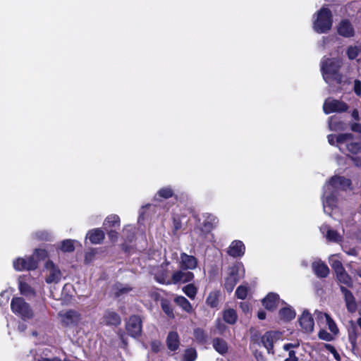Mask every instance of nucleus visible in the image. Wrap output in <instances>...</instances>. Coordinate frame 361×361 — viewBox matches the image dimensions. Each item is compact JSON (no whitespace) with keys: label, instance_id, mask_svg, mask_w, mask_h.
I'll return each mask as SVG.
<instances>
[{"label":"nucleus","instance_id":"1","mask_svg":"<svg viewBox=\"0 0 361 361\" xmlns=\"http://www.w3.org/2000/svg\"><path fill=\"white\" fill-rule=\"evenodd\" d=\"M343 64L340 59H330L324 57L321 61V71L324 80L329 84L340 83L342 75L339 69Z\"/></svg>","mask_w":361,"mask_h":361},{"label":"nucleus","instance_id":"2","mask_svg":"<svg viewBox=\"0 0 361 361\" xmlns=\"http://www.w3.org/2000/svg\"><path fill=\"white\" fill-rule=\"evenodd\" d=\"M245 275V269L242 263H236L228 269L224 279V287L228 293L233 291L238 281Z\"/></svg>","mask_w":361,"mask_h":361},{"label":"nucleus","instance_id":"3","mask_svg":"<svg viewBox=\"0 0 361 361\" xmlns=\"http://www.w3.org/2000/svg\"><path fill=\"white\" fill-rule=\"evenodd\" d=\"M331 25L332 16L330 10L325 7L322 8L314 20V30L318 33H324L331 29Z\"/></svg>","mask_w":361,"mask_h":361},{"label":"nucleus","instance_id":"4","mask_svg":"<svg viewBox=\"0 0 361 361\" xmlns=\"http://www.w3.org/2000/svg\"><path fill=\"white\" fill-rule=\"evenodd\" d=\"M337 146L341 151H348L353 154H357L361 151V145L354 141L351 133L340 134L336 137Z\"/></svg>","mask_w":361,"mask_h":361},{"label":"nucleus","instance_id":"5","mask_svg":"<svg viewBox=\"0 0 361 361\" xmlns=\"http://www.w3.org/2000/svg\"><path fill=\"white\" fill-rule=\"evenodd\" d=\"M11 307L13 312L23 319H31L33 317L30 305L21 298H13Z\"/></svg>","mask_w":361,"mask_h":361},{"label":"nucleus","instance_id":"6","mask_svg":"<svg viewBox=\"0 0 361 361\" xmlns=\"http://www.w3.org/2000/svg\"><path fill=\"white\" fill-rule=\"evenodd\" d=\"M350 180L342 176H334L324 186L325 194L331 192L335 194L340 189H346L350 185Z\"/></svg>","mask_w":361,"mask_h":361},{"label":"nucleus","instance_id":"7","mask_svg":"<svg viewBox=\"0 0 361 361\" xmlns=\"http://www.w3.org/2000/svg\"><path fill=\"white\" fill-rule=\"evenodd\" d=\"M348 109V106L345 102L333 98L326 99L323 105V110L326 114L344 112Z\"/></svg>","mask_w":361,"mask_h":361},{"label":"nucleus","instance_id":"8","mask_svg":"<svg viewBox=\"0 0 361 361\" xmlns=\"http://www.w3.org/2000/svg\"><path fill=\"white\" fill-rule=\"evenodd\" d=\"M13 265L16 271L34 270L37 267V260L31 255L25 258L18 257L16 259Z\"/></svg>","mask_w":361,"mask_h":361},{"label":"nucleus","instance_id":"9","mask_svg":"<svg viewBox=\"0 0 361 361\" xmlns=\"http://www.w3.org/2000/svg\"><path fill=\"white\" fill-rule=\"evenodd\" d=\"M314 314L317 319V322L321 326H327L329 330L332 334L337 335L338 333V329L335 322L331 317L326 313H324L320 311H315Z\"/></svg>","mask_w":361,"mask_h":361},{"label":"nucleus","instance_id":"10","mask_svg":"<svg viewBox=\"0 0 361 361\" xmlns=\"http://www.w3.org/2000/svg\"><path fill=\"white\" fill-rule=\"evenodd\" d=\"M45 281L47 283H56L61 279L60 269L51 261H48L45 264Z\"/></svg>","mask_w":361,"mask_h":361},{"label":"nucleus","instance_id":"11","mask_svg":"<svg viewBox=\"0 0 361 361\" xmlns=\"http://www.w3.org/2000/svg\"><path fill=\"white\" fill-rule=\"evenodd\" d=\"M61 323L64 326L76 325L81 319L80 314L75 310L61 311L59 313Z\"/></svg>","mask_w":361,"mask_h":361},{"label":"nucleus","instance_id":"12","mask_svg":"<svg viewBox=\"0 0 361 361\" xmlns=\"http://www.w3.org/2000/svg\"><path fill=\"white\" fill-rule=\"evenodd\" d=\"M127 332L134 338L138 337L142 333V321L137 316H132L126 323Z\"/></svg>","mask_w":361,"mask_h":361},{"label":"nucleus","instance_id":"13","mask_svg":"<svg viewBox=\"0 0 361 361\" xmlns=\"http://www.w3.org/2000/svg\"><path fill=\"white\" fill-rule=\"evenodd\" d=\"M320 231L326 240L336 243H341L343 242V235L332 229L329 225L323 224L320 227Z\"/></svg>","mask_w":361,"mask_h":361},{"label":"nucleus","instance_id":"14","mask_svg":"<svg viewBox=\"0 0 361 361\" xmlns=\"http://www.w3.org/2000/svg\"><path fill=\"white\" fill-rule=\"evenodd\" d=\"M193 279V273L180 269L172 274L171 284L185 283L190 282Z\"/></svg>","mask_w":361,"mask_h":361},{"label":"nucleus","instance_id":"15","mask_svg":"<svg viewBox=\"0 0 361 361\" xmlns=\"http://www.w3.org/2000/svg\"><path fill=\"white\" fill-rule=\"evenodd\" d=\"M282 334L279 331H269L262 338V342L269 353H274V343L281 339Z\"/></svg>","mask_w":361,"mask_h":361},{"label":"nucleus","instance_id":"16","mask_svg":"<svg viewBox=\"0 0 361 361\" xmlns=\"http://www.w3.org/2000/svg\"><path fill=\"white\" fill-rule=\"evenodd\" d=\"M180 269L184 270H193L197 266V259L192 255L182 252L178 261Z\"/></svg>","mask_w":361,"mask_h":361},{"label":"nucleus","instance_id":"17","mask_svg":"<svg viewBox=\"0 0 361 361\" xmlns=\"http://www.w3.org/2000/svg\"><path fill=\"white\" fill-rule=\"evenodd\" d=\"M299 323L302 329L306 333H310L314 330V320L310 312L304 311L299 319Z\"/></svg>","mask_w":361,"mask_h":361},{"label":"nucleus","instance_id":"18","mask_svg":"<svg viewBox=\"0 0 361 361\" xmlns=\"http://www.w3.org/2000/svg\"><path fill=\"white\" fill-rule=\"evenodd\" d=\"M322 201L324 212L326 214H330L334 208L336 207L337 200L335 194H333L331 192H328L327 194H325V191H324Z\"/></svg>","mask_w":361,"mask_h":361},{"label":"nucleus","instance_id":"19","mask_svg":"<svg viewBox=\"0 0 361 361\" xmlns=\"http://www.w3.org/2000/svg\"><path fill=\"white\" fill-rule=\"evenodd\" d=\"M29 277L24 276H20L18 279V288L20 293L26 297H32L35 295V290L30 286L27 282Z\"/></svg>","mask_w":361,"mask_h":361},{"label":"nucleus","instance_id":"20","mask_svg":"<svg viewBox=\"0 0 361 361\" xmlns=\"http://www.w3.org/2000/svg\"><path fill=\"white\" fill-rule=\"evenodd\" d=\"M245 245L240 240H234L228 247V253L233 257H241L245 252Z\"/></svg>","mask_w":361,"mask_h":361},{"label":"nucleus","instance_id":"21","mask_svg":"<svg viewBox=\"0 0 361 361\" xmlns=\"http://www.w3.org/2000/svg\"><path fill=\"white\" fill-rule=\"evenodd\" d=\"M341 290L344 295L348 310L351 312H355L357 306L353 294L343 286H341Z\"/></svg>","mask_w":361,"mask_h":361},{"label":"nucleus","instance_id":"22","mask_svg":"<svg viewBox=\"0 0 361 361\" xmlns=\"http://www.w3.org/2000/svg\"><path fill=\"white\" fill-rule=\"evenodd\" d=\"M338 32L343 37H348L353 35L354 30L348 20H343L338 27Z\"/></svg>","mask_w":361,"mask_h":361},{"label":"nucleus","instance_id":"23","mask_svg":"<svg viewBox=\"0 0 361 361\" xmlns=\"http://www.w3.org/2000/svg\"><path fill=\"white\" fill-rule=\"evenodd\" d=\"M103 323L107 325H118L121 323V318L118 314L114 312L107 311L103 317Z\"/></svg>","mask_w":361,"mask_h":361},{"label":"nucleus","instance_id":"24","mask_svg":"<svg viewBox=\"0 0 361 361\" xmlns=\"http://www.w3.org/2000/svg\"><path fill=\"white\" fill-rule=\"evenodd\" d=\"M87 236L92 243L99 244L104 240V233L100 228H95L90 231Z\"/></svg>","mask_w":361,"mask_h":361},{"label":"nucleus","instance_id":"25","mask_svg":"<svg viewBox=\"0 0 361 361\" xmlns=\"http://www.w3.org/2000/svg\"><path fill=\"white\" fill-rule=\"evenodd\" d=\"M312 268L317 276L324 278L329 274V267L322 262H316L312 264Z\"/></svg>","mask_w":361,"mask_h":361},{"label":"nucleus","instance_id":"26","mask_svg":"<svg viewBox=\"0 0 361 361\" xmlns=\"http://www.w3.org/2000/svg\"><path fill=\"white\" fill-rule=\"evenodd\" d=\"M218 224L217 218L211 214H206L203 221V230L209 232L213 229Z\"/></svg>","mask_w":361,"mask_h":361},{"label":"nucleus","instance_id":"27","mask_svg":"<svg viewBox=\"0 0 361 361\" xmlns=\"http://www.w3.org/2000/svg\"><path fill=\"white\" fill-rule=\"evenodd\" d=\"M278 300V295L269 293L264 299H263L262 303L266 309L271 310L276 307Z\"/></svg>","mask_w":361,"mask_h":361},{"label":"nucleus","instance_id":"28","mask_svg":"<svg viewBox=\"0 0 361 361\" xmlns=\"http://www.w3.org/2000/svg\"><path fill=\"white\" fill-rule=\"evenodd\" d=\"M167 346L171 350H176L179 346V337L176 332H170L166 339Z\"/></svg>","mask_w":361,"mask_h":361},{"label":"nucleus","instance_id":"29","mask_svg":"<svg viewBox=\"0 0 361 361\" xmlns=\"http://www.w3.org/2000/svg\"><path fill=\"white\" fill-rule=\"evenodd\" d=\"M214 348L220 354L224 355L228 351V345L222 338H216L212 341Z\"/></svg>","mask_w":361,"mask_h":361},{"label":"nucleus","instance_id":"30","mask_svg":"<svg viewBox=\"0 0 361 361\" xmlns=\"http://www.w3.org/2000/svg\"><path fill=\"white\" fill-rule=\"evenodd\" d=\"M174 302L186 312L190 313L192 312L190 302L185 297L177 296L175 298Z\"/></svg>","mask_w":361,"mask_h":361},{"label":"nucleus","instance_id":"31","mask_svg":"<svg viewBox=\"0 0 361 361\" xmlns=\"http://www.w3.org/2000/svg\"><path fill=\"white\" fill-rule=\"evenodd\" d=\"M154 278L156 281L160 283L170 285L171 281V277L169 278L165 270L163 269L157 271L154 273Z\"/></svg>","mask_w":361,"mask_h":361},{"label":"nucleus","instance_id":"32","mask_svg":"<svg viewBox=\"0 0 361 361\" xmlns=\"http://www.w3.org/2000/svg\"><path fill=\"white\" fill-rule=\"evenodd\" d=\"M338 256V255H331L329 257V263L336 274L345 269L340 259L337 258Z\"/></svg>","mask_w":361,"mask_h":361},{"label":"nucleus","instance_id":"33","mask_svg":"<svg viewBox=\"0 0 361 361\" xmlns=\"http://www.w3.org/2000/svg\"><path fill=\"white\" fill-rule=\"evenodd\" d=\"M224 320L229 324H234L238 319L237 313L233 309H227L223 312Z\"/></svg>","mask_w":361,"mask_h":361},{"label":"nucleus","instance_id":"34","mask_svg":"<svg viewBox=\"0 0 361 361\" xmlns=\"http://www.w3.org/2000/svg\"><path fill=\"white\" fill-rule=\"evenodd\" d=\"M299 346L298 343H287L283 345V349L288 351V357L284 361H298V358L295 355V352L291 348Z\"/></svg>","mask_w":361,"mask_h":361},{"label":"nucleus","instance_id":"35","mask_svg":"<svg viewBox=\"0 0 361 361\" xmlns=\"http://www.w3.org/2000/svg\"><path fill=\"white\" fill-rule=\"evenodd\" d=\"M279 317L284 321H290L295 318V312L290 307H284L280 310Z\"/></svg>","mask_w":361,"mask_h":361},{"label":"nucleus","instance_id":"36","mask_svg":"<svg viewBox=\"0 0 361 361\" xmlns=\"http://www.w3.org/2000/svg\"><path fill=\"white\" fill-rule=\"evenodd\" d=\"M336 278L338 281L344 285L348 286H350L353 284V281L351 277L348 275V274L345 271V270H342L336 274Z\"/></svg>","mask_w":361,"mask_h":361},{"label":"nucleus","instance_id":"37","mask_svg":"<svg viewBox=\"0 0 361 361\" xmlns=\"http://www.w3.org/2000/svg\"><path fill=\"white\" fill-rule=\"evenodd\" d=\"M183 292L190 299H195L197 293V288L195 286L194 284L190 283L188 285L185 286L183 288Z\"/></svg>","mask_w":361,"mask_h":361},{"label":"nucleus","instance_id":"38","mask_svg":"<svg viewBox=\"0 0 361 361\" xmlns=\"http://www.w3.org/2000/svg\"><path fill=\"white\" fill-rule=\"evenodd\" d=\"M75 242V240H70V239L63 240L60 245L61 250H62L63 252H73L75 249V246H74Z\"/></svg>","mask_w":361,"mask_h":361},{"label":"nucleus","instance_id":"39","mask_svg":"<svg viewBox=\"0 0 361 361\" xmlns=\"http://www.w3.org/2000/svg\"><path fill=\"white\" fill-rule=\"evenodd\" d=\"M120 219L117 215H110L104 221V226L106 227H115L119 226Z\"/></svg>","mask_w":361,"mask_h":361},{"label":"nucleus","instance_id":"40","mask_svg":"<svg viewBox=\"0 0 361 361\" xmlns=\"http://www.w3.org/2000/svg\"><path fill=\"white\" fill-rule=\"evenodd\" d=\"M218 292H211L207 298L206 302L211 307H216L218 305Z\"/></svg>","mask_w":361,"mask_h":361},{"label":"nucleus","instance_id":"41","mask_svg":"<svg viewBox=\"0 0 361 361\" xmlns=\"http://www.w3.org/2000/svg\"><path fill=\"white\" fill-rule=\"evenodd\" d=\"M197 358V352L193 348H189L185 350L183 355V361H195Z\"/></svg>","mask_w":361,"mask_h":361},{"label":"nucleus","instance_id":"42","mask_svg":"<svg viewBox=\"0 0 361 361\" xmlns=\"http://www.w3.org/2000/svg\"><path fill=\"white\" fill-rule=\"evenodd\" d=\"M360 49L357 46H350L347 48L346 54L350 60L355 59L359 54Z\"/></svg>","mask_w":361,"mask_h":361},{"label":"nucleus","instance_id":"43","mask_svg":"<svg viewBox=\"0 0 361 361\" xmlns=\"http://www.w3.org/2000/svg\"><path fill=\"white\" fill-rule=\"evenodd\" d=\"M132 288L129 286H123L121 284L116 285L114 288V294L116 296H120L123 294L130 292Z\"/></svg>","mask_w":361,"mask_h":361},{"label":"nucleus","instance_id":"44","mask_svg":"<svg viewBox=\"0 0 361 361\" xmlns=\"http://www.w3.org/2000/svg\"><path fill=\"white\" fill-rule=\"evenodd\" d=\"M247 293L248 288L245 285H241L236 289L235 295L238 298L243 300L247 297Z\"/></svg>","mask_w":361,"mask_h":361},{"label":"nucleus","instance_id":"45","mask_svg":"<svg viewBox=\"0 0 361 361\" xmlns=\"http://www.w3.org/2000/svg\"><path fill=\"white\" fill-rule=\"evenodd\" d=\"M31 256L34 257V259L37 260L38 263L40 260H42L47 257V252L43 249H36Z\"/></svg>","mask_w":361,"mask_h":361},{"label":"nucleus","instance_id":"46","mask_svg":"<svg viewBox=\"0 0 361 361\" xmlns=\"http://www.w3.org/2000/svg\"><path fill=\"white\" fill-rule=\"evenodd\" d=\"M336 335L332 334V333L330 331V333L327 332L325 329H321L319 331L318 336L320 339L326 341H331L334 338V336Z\"/></svg>","mask_w":361,"mask_h":361},{"label":"nucleus","instance_id":"47","mask_svg":"<svg viewBox=\"0 0 361 361\" xmlns=\"http://www.w3.org/2000/svg\"><path fill=\"white\" fill-rule=\"evenodd\" d=\"M173 194V190L169 187L163 188L160 189L157 192V195L159 197H161L165 199H168V198L172 197Z\"/></svg>","mask_w":361,"mask_h":361},{"label":"nucleus","instance_id":"48","mask_svg":"<svg viewBox=\"0 0 361 361\" xmlns=\"http://www.w3.org/2000/svg\"><path fill=\"white\" fill-rule=\"evenodd\" d=\"M325 348L331 353H332V355H334V358L338 360V361H340L341 360V357L339 355V354L338 353V352L336 351V350L335 349V348L334 346H332L330 344H326L325 345Z\"/></svg>","mask_w":361,"mask_h":361},{"label":"nucleus","instance_id":"49","mask_svg":"<svg viewBox=\"0 0 361 361\" xmlns=\"http://www.w3.org/2000/svg\"><path fill=\"white\" fill-rule=\"evenodd\" d=\"M162 309L164 312L169 316V317H173V310L171 308L170 305L166 302H163L161 304Z\"/></svg>","mask_w":361,"mask_h":361},{"label":"nucleus","instance_id":"50","mask_svg":"<svg viewBox=\"0 0 361 361\" xmlns=\"http://www.w3.org/2000/svg\"><path fill=\"white\" fill-rule=\"evenodd\" d=\"M95 255L94 250H92L85 253V260L87 263H90L94 258Z\"/></svg>","mask_w":361,"mask_h":361},{"label":"nucleus","instance_id":"51","mask_svg":"<svg viewBox=\"0 0 361 361\" xmlns=\"http://www.w3.org/2000/svg\"><path fill=\"white\" fill-rule=\"evenodd\" d=\"M354 91L357 96L361 95V82L358 80L354 82Z\"/></svg>","mask_w":361,"mask_h":361},{"label":"nucleus","instance_id":"52","mask_svg":"<svg viewBox=\"0 0 361 361\" xmlns=\"http://www.w3.org/2000/svg\"><path fill=\"white\" fill-rule=\"evenodd\" d=\"M161 346V345L159 341H155L152 342V343H151V348L154 352H158L160 350Z\"/></svg>","mask_w":361,"mask_h":361},{"label":"nucleus","instance_id":"53","mask_svg":"<svg viewBox=\"0 0 361 361\" xmlns=\"http://www.w3.org/2000/svg\"><path fill=\"white\" fill-rule=\"evenodd\" d=\"M195 336L196 337L197 339L200 340V341H202L204 339V333H203V331L201 330L200 329H197L195 330Z\"/></svg>","mask_w":361,"mask_h":361},{"label":"nucleus","instance_id":"54","mask_svg":"<svg viewBox=\"0 0 361 361\" xmlns=\"http://www.w3.org/2000/svg\"><path fill=\"white\" fill-rule=\"evenodd\" d=\"M351 160L356 166L361 168V157H352Z\"/></svg>","mask_w":361,"mask_h":361},{"label":"nucleus","instance_id":"55","mask_svg":"<svg viewBox=\"0 0 361 361\" xmlns=\"http://www.w3.org/2000/svg\"><path fill=\"white\" fill-rule=\"evenodd\" d=\"M216 328L218 329L219 333L222 334L226 330V326L222 324L221 321L219 320L217 321Z\"/></svg>","mask_w":361,"mask_h":361},{"label":"nucleus","instance_id":"56","mask_svg":"<svg viewBox=\"0 0 361 361\" xmlns=\"http://www.w3.org/2000/svg\"><path fill=\"white\" fill-rule=\"evenodd\" d=\"M338 137V135H329L328 136V141L329 142L330 145H335L336 144L337 145V142H336V137Z\"/></svg>","mask_w":361,"mask_h":361},{"label":"nucleus","instance_id":"57","mask_svg":"<svg viewBox=\"0 0 361 361\" xmlns=\"http://www.w3.org/2000/svg\"><path fill=\"white\" fill-rule=\"evenodd\" d=\"M108 235H109V238L112 241L116 240V239L118 238V233L116 231H109Z\"/></svg>","mask_w":361,"mask_h":361},{"label":"nucleus","instance_id":"58","mask_svg":"<svg viewBox=\"0 0 361 361\" xmlns=\"http://www.w3.org/2000/svg\"><path fill=\"white\" fill-rule=\"evenodd\" d=\"M240 307L242 310L245 312H249L250 307L249 305L245 302L240 303Z\"/></svg>","mask_w":361,"mask_h":361},{"label":"nucleus","instance_id":"59","mask_svg":"<svg viewBox=\"0 0 361 361\" xmlns=\"http://www.w3.org/2000/svg\"><path fill=\"white\" fill-rule=\"evenodd\" d=\"M329 128L332 130H336V127L335 126V124L334 123V121H333V118L331 117L330 119H329Z\"/></svg>","mask_w":361,"mask_h":361},{"label":"nucleus","instance_id":"60","mask_svg":"<svg viewBox=\"0 0 361 361\" xmlns=\"http://www.w3.org/2000/svg\"><path fill=\"white\" fill-rule=\"evenodd\" d=\"M352 117L355 119V120H359V112L357 110L355 109L352 112Z\"/></svg>","mask_w":361,"mask_h":361},{"label":"nucleus","instance_id":"61","mask_svg":"<svg viewBox=\"0 0 361 361\" xmlns=\"http://www.w3.org/2000/svg\"><path fill=\"white\" fill-rule=\"evenodd\" d=\"M257 317L259 319H264L266 318V313L264 311H259Z\"/></svg>","mask_w":361,"mask_h":361},{"label":"nucleus","instance_id":"62","mask_svg":"<svg viewBox=\"0 0 361 361\" xmlns=\"http://www.w3.org/2000/svg\"><path fill=\"white\" fill-rule=\"evenodd\" d=\"M346 253L349 255H357L356 251L354 249H351V250L347 251Z\"/></svg>","mask_w":361,"mask_h":361},{"label":"nucleus","instance_id":"63","mask_svg":"<svg viewBox=\"0 0 361 361\" xmlns=\"http://www.w3.org/2000/svg\"><path fill=\"white\" fill-rule=\"evenodd\" d=\"M47 236H48V233H47L45 232H42V235L38 236V238L40 239H47Z\"/></svg>","mask_w":361,"mask_h":361},{"label":"nucleus","instance_id":"64","mask_svg":"<svg viewBox=\"0 0 361 361\" xmlns=\"http://www.w3.org/2000/svg\"><path fill=\"white\" fill-rule=\"evenodd\" d=\"M357 324L358 326H360V329H361V318L358 319L357 320Z\"/></svg>","mask_w":361,"mask_h":361}]
</instances>
